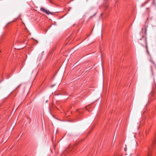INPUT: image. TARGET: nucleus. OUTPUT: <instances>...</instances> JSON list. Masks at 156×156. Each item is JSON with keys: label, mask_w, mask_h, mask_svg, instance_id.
<instances>
[{"label": "nucleus", "mask_w": 156, "mask_h": 156, "mask_svg": "<svg viewBox=\"0 0 156 156\" xmlns=\"http://www.w3.org/2000/svg\"><path fill=\"white\" fill-rule=\"evenodd\" d=\"M40 10L41 11L48 15L52 14L49 11L47 10L43 7H41L40 9Z\"/></svg>", "instance_id": "f257e3e1"}, {"label": "nucleus", "mask_w": 156, "mask_h": 156, "mask_svg": "<svg viewBox=\"0 0 156 156\" xmlns=\"http://www.w3.org/2000/svg\"><path fill=\"white\" fill-rule=\"evenodd\" d=\"M154 99L155 98L154 97V94L153 93H151L150 94L149 101H151Z\"/></svg>", "instance_id": "f03ea898"}, {"label": "nucleus", "mask_w": 156, "mask_h": 156, "mask_svg": "<svg viewBox=\"0 0 156 156\" xmlns=\"http://www.w3.org/2000/svg\"><path fill=\"white\" fill-rule=\"evenodd\" d=\"M146 50H147V53L148 54H149V51H148V49H147V46H146Z\"/></svg>", "instance_id": "7ed1b4c3"}, {"label": "nucleus", "mask_w": 156, "mask_h": 156, "mask_svg": "<svg viewBox=\"0 0 156 156\" xmlns=\"http://www.w3.org/2000/svg\"><path fill=\"white\" fill-rule=\"evenodd\" d=\"M151 72H152V74L153 75H154V73H153V70H152V66H151Z\"/></svg>", "instance_id": "20e7f679"}, {"label": "nucleus", "mask_w": 156, "mask_h": 156, "mask_svg": "<svg viewBox=\"0 0 156 156\" xmlns=\"http://www.w3.org/2000/svg\"><path fill=\"white\" fill-rule=\"evenodd\" d=\"M149 154H149V152H148V156H149Z\"/></svg>", "instance_id": "39448f33"}, {"label": "nucleus", "mask_w": 156, "mask_h": 156, "mask_svg": "<svg viewBox=\"0 0 156 156\" xmlns=\"http://www.w3.org/2000/svg\"><path fill=\"white\" fill-rule=\"evenodd\" d=\"M77 110V111H79V110ZM79 112H80L81 111H79Z\"/></svg>", "instance_id": "423d86ee"}, {"label": "nucleus", "mask_w": 156, "mask_h": 156, "mask_svg": "<svg viewBox=\"0 0 156 156\" xmlns=\"http://www.w3.org/2000/svg\"><path fill=\"white\" fill-rule=\"evenodd\" d=\"M86 110H88V109H87V107H86Z\"/></svg>", "instance_id": "0eeeda50"}, {"label": "nucleus", "mask_w": 156, "mask_h": 156, "mask_svg": "<svg viewBox=\"0 0 156 156\" xmlns=\"http://www.w3.org/2000/svg\"><path fill=\"white\" fill-rule=\"evenodd\" d=\"M125 150L126 151V149H125Z\"/></svg>", "instance_id": "6e6552de"}, {"label": "nucleus", "mask_w": 156, "mask_h": 156, "mask_svg": "<svg viewBox=\"0 0 156 156\" xmlns=\"http://www.w3.org/2000/svg\"><path fill=\"white\" fill-rule=\"evenodd\" d=\"M155 136H156V134H155Z\"/></svg>", "instance_id": "1a4fd4ad"}]
</instances>
